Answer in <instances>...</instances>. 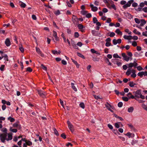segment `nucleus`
Wrapping results in <instances>:
<instances>
[{
	"instance_id": "4468645a",
	"label": "nucleus",
	"mask_w": 147,
	"mask_h": 147,
	"mask_svg": "<svg viewBox=\"0 0 147 147\" xmlns=\"http://www.w3.org/2000/svg\"><path fill=\"white\" fill-rule=\"evenodd\" d=\"M5 43L6 46L7 47L9 46L10 45V42L9 38H7L6 39L5 41Z\"/></svg>"
},
{
	"instance_id": "4be33fe9",
	"label": "nucleus",
	"mask_w": 147,
	"mask_h": 147,
	"mask_svg": "<svg viewBox=\"0 0 147 147\" xmlns=\"http://www.w3.org/2000/svg\"><path fill=\"white\" fill-rule=\"evenodd\" d=\"M61 104V105H62V107L64 108V109H65V106L64 105L65 104L64 103V102L63 101H62L61 99H60L59 100Z\"/></svg>"
},
{
	"instance_id": "f257e3e1",
	"label": "nucleus",
	"mask_w": 147,
	"mask_h": 147,
	"mask_svg": "<svg viewBox=\"0 0 147 147\" xmlns=\"http://www.w3.org/2000/svg\"><path fill=\"white\" fill-rule=\"evenodd\" d=\"M1 131L4 133L0 134V140L1 142L4 143L5 140L8 141L12 139L13 134L11 133L7 134V129L5 128H3Z\"/></svg>"
},
{
	"instance_id": "4d7b16f0",
	"label": "nucleus",
	"mask_w": 147,
	"mask_h": 147,
	"mask_svg": "<svg viewBox=\"0 0 147 147\" xmlns=\"http://www.w3.org/2000/svg\"><path fill=\"white\" fill-rule=\"evenodd\" d=\"M92 16L90 13H87L86 15V16L87 18H90Z\"/></svg>"
},
{
	"instance_id": "2f4dec72",
	"label": "nucleus",
	"mask_w": 147,
	"mask_h": 147,
	"mask_svg": "<svg viewBox=\"0 0 147 147\" xmlns=\"http://www.w3.org/2000/svg\"><path fill=\"white\" fill-rule=\"evenodd\" d=\"M53 131H54V133L55 134V135L57 136H59V134L58 132L57 131L56 129L55 128L53 129Z\"/></svg>"
},
{
	"instance_id": "e2e57ef3",
	"label": "nucleus",
	"mask_w": 147,
	"mask_h": 147,
	"mask_svg": "<svg viewBox=\"0 0 147 147\" xmlns=\"http://www.w3.org/2000/svg\"><path fill=\"white\" fill-rule=\"evenodd\" d=\"M123 105V103L121 102H120L118 104V106L119 107H121Z\"/></svg>"
},
{
	"instance_id": "4c0bfd02",
	"label": "nucleus",
	"mask_w": 147,
	"mask_h": 147,
	"mask_svg": "<svg viewBox=\"0 0 147 147\" xmlns=\"http://www.w3.org/2000/svg\"><path fill=\"white\" fill-rule=\"evenodd\" d=\"M138 142V141L136 140H133L132 141L131 144L132 145H134L135 144L137 143Z\"/></svg>"
},
{
	"instance_id": "f704fd0d",
	"label": "nucleus",
	"mask_w": 147,
	"mask_h": 147,
	"mask_svg": "<svg viewBox=\"0 0 147 147\" xmlns=\"http://www.w3.org/2000/svg\"><path fill=\"white\" fill-rule=\"evenodd\" d=\"M87 13V12L86 11H85L84 10H82L81 11V13L84 15H86Z\"/></svg>"
},
{
	"instance_id": "39448f33",
	"label": "nucleus",
	"mask_w": 147,
	"mask_h": 147,
	"mask_svg": "<svg viewBox=\"0 0 147 147\" xmlns=\"http://www.w3.org/2000/svg\"><path fill=\"white\" fill-rule=\"evenodd\" d=\"M36 52L38 54L40 55L42 57H44V54L42 53L39 48L36 47Z\"/></svg>"
},
{
	"instance_id": "6e6d98bb",
	"label": "nucleus",
	"mask_w": 147,
	"mask_h": 147,
	"mask_svg": "<svg viewBox=\"0 0 147 147\" xmlns=\"http://www.w3.org/2000/svg\"><path fill=\"white\" fill-rule=\"evenodd\" d=\"M111 45V43L109 42H107L105 44V45L106 47H109Z\"/></svg>"
},
{
	"instance_id": "e433bc0d",
	"label": "nucleus",
	"mask_w": 147,
	"mask_h": 147,
	"mask_svg": "<svg viewBox=\"0 0 147 147\" xmlns=\"http://www.w3.org/2000/svg\"><path fill=\"white\" fill-rule=\"evenodd\" d=\"M41 67L44 70H47V68L46 67L44 66V65L42 64L41 65Z\"/></svg>"
},
{
	"instance_id": "9b49d317",
	"label": "nucleus",
	"mask_w": 147,
	"mask_h": 147,
	"mask_svg": "<svg viewBox=\"0 0 147 147\" xmlns=\"http://www.w3.org/2000/svg\"><path fill=\"white\" fill-rule=\"evenodd\" d=\"M53 36L55 38V40L57 41H58L59 38L57 36V32L54 31H53Z\"/></svg>"
},
{
	"instance_id": "c756f323",
	"label": "nucleus",
	"mask_w": 147,
	"mask_h": 147,
	"mask_svg": "<svg viewBox=\"0 0 147 147\" xmlns=\"http://www.w3.org/2000/svg\"><path fill=\"white\" fill-rule=\"evenodd\" d=\"M26 144L27 145L29 146H31L32 144V142L28 140H27V141L26 142Z\"/></svg>"
},
{
	"instance_id": "5701e85b",
	"label": "nucleus",
	"mask_w": 147,
	"mask_h": 147,
	"mask_svg": "<svg viewBox=\"0 0 147 147\" xmlns=\"http://www.w3.org/2000/svg\"><path fill=\"white\" fill-rule=\"evenodd\" d=\"M19 49L22 52H23L24 51V49L22 46V45L20 44L19 45Z\"/></svg>"
},
{
	"instance_id": "a19ab883",
	"label": "nucleus",
	"mask_w": 147,
	"mask_h": 147,
	"mask_svg": "<svg viewBox=\"0 0 147 147\" xmlns=\"http://www.w3.org/2000/svg\"><path fill=\"white\" fill-rule=\"evenodd\" d=\"M135 22L137 24H139L140 23V20L137 18H135L134 19Z\"/></svg>"
},
{
	"instance_id": "dca6fc26",
	"label": "nucleus",
	"mask_w": 147,
	"mask_h": 147,
	"mask_svg": "<svg viewBox=\"0 0 147 147\" xmlns=\"http://www.w3.org/2000/svg\"><path fill=\"white\" fill-rule=\"evenodd\" d=\"M68 127L69 129L72 132H73L74 131V126L72 124L68 126Z\"/></svg>"
},
{
	"instance_id": "7c9ffc66",
	"label": "nucleus",
	"mask_w": 147,
	"mask_h": 147,
	"mask_svg": "<svg viewBox=\"0 0 147 147\" xmlns=\"http://www.w3.org/2000/svg\"><path fill=\"white\" fill-rule=\"evenodd\" d=\"M78 55V56L82 58L83 59H85V57L84 56L80 53H77Z\"/></svg>"
},
{
	"instance_id": "f8f14e48",
	"label": "nucleus",
	"mask_w": 147,
	"mask_h": 147,
	"mask_svg": "<svg viewBox=\"0 0 147 147\" xmlns=\"http://www.w3.org/2000/svg\"><path fill=\"white\" fill-rule=\"evenodd\" d=\"M123 38L124 39L127 40H130L132 39V36H127L126 35H124Z\"/></svg>"
},
{
	"instance_id": "c9c22d12",
	"label": "nucleus",
	"mask_w": 147,
	"mask_h": 147,
	"mask_svg": "<svg viewBox=\"0 0 147 147\" xmlns=\"http://www.w3.org/2000/svg\"><path fill=\"white\" fill-rule=\"evenodd\" d=\"M80 107L82 108L83 109H84L85 107V105L84 104L83 102H81L80 104Z\"/></svg>"
},
{
	"instance_id": "49530a36",
	"label": "nucleus",
	"mask_w": 147,
	"mask_h": 147,
	"mask_svg": "<svg viewBox=\"0 0 147 147\" xmlns=\"http://www.w3.org/2000/svg\"><path fill=\"white\" fill-rule=\"evenodd\" d=\"M79 35L78 32H75L74 33V37L75 38H78L79 36Z\"/></svg>"
},
{
	"instance_id": "79ce46f5",
	"label": "nucleus",
	"mask_w": 147,
	"mask_h": 147,
	"mask_svg": "<svg viewBox=\"0 0 147 147\" xmlns=\"http://www.w3.org/2000/svg\"><path fill=\"white\" fill-rule=\"evenodd\" d=\"M61 137L65 139L66 138V135L64 133H63L61 135Z\"/></svg>"
},
{
	"instance_id": "a878e982",
	"label": "nucleus",
	"mask_w": 147,
	"mask_h": 147,
	"mask_svg": "<svg viewBox=\"0 0 147 147\" xmlns=\"http://www.w3.org/2000/svg\"><path fill=\"white\" fill-rule=\"evenodd\" d=\"M71 87L75 91H77V88H76L75 86H74V83H71Z\"/></svg>"
},
{
	"instance_id": "20e7f679",
	"label": "nucleus",
	"mask_w": 147,
	"mask_h": 147,
	"mask_svg": "<svg viewBox=\"0 0 147 147\" xmlns=\"http://www.w3.org/2000/svg\"><path fill=\"white\" fill-rule=\"evenodd\" d=\"M105 105L107 109L109 110L115 109L114 107L108 103L107 102Z\"/></svg>"
},
{
	"instance_id": "338daca9",
	"label": "nucleus",
	"mask_w": 147,
	"mask_h": 147,
	"mask_svg": "<svg viewBox=\"0 0 147 147\" xmlns=\"http://www.w3.org/2000/svg\"><path fill=\"white\" fill-rule=\"evenodd\" d=\"M126 3V1H121L120 3L122 5H125Z\"/></svg>"
},
{
	"instance_id": "f03ea898",
	"label": "nucleus",
	"mask_w": 147,
	"mask_h": 147,
	"mask_svg": "<svg viewBox=\"0 0 147 147\" xmlns=\"http://www.w3.org/2000/svg\"><path fill=\"white\" fill-rule=\"evenodd\" d=\"M121 55L123 57V59L127 61H128L129 60H131L132 59V57H129L126 55L125 53H122Z\"/></svg>"
},
{
	"instance_id": "aec40b11",
	"label": "nucleus",
	"mask_w": 147,
	"mask_h": 147,
	"mask_svg": "<svg viewBox=\"0 0 147 147\" xmlns=\"http://www.w3.org/2000/svg\"><path fill=\"white\" fill-rule=\"evenodd\" d=\"M135 73H136V71H135L134 70H133V72H132V74H131V77H132V78H135L136 76V74H135Z\"/></svg>"
},
{
	"instance_id": "9d476101",
	"label": "nucleus",
	"mask_w": 147,
	"mask_h": 147,
	"mask_svg": "<svg viewBox=\"0 0 147 147\" xmlns=\"http://www.w3.org/2000/svg\"><path fill=\"white\" fill-rule=\"evenodd\" d=\"M13 126L14 127H16L18 129H20L21 128V126L20 124H18L17 123H15L13 124Z\"/></svg>"
},
{
	"instance_id": "69168bd1",
	"label": "nucleus",
	"mask_w": 147,
	"mask_h": 147,
	"mask_svg": "<svg viewBox=\"0 0 147 147\" xmlns=\"http://www.w3.org/2000/svg\"><path fill=\"white\" fill-rule=\"evenodd\" d=\"M115 35V34L114 32H112L110 33L109 36L111 37H113Z\"/></svg>"
},
{
	"instance_id": "09e8293b",
	"label": "nucleus",
	"mask_w": 147,
	"mask_h": 147,
	"mask_svg": "<svg viewBox=\"0 0 147 147\" xmlns=\"http://www.w3.org/2000/svg\"><path fill=\"white\" fill-rule=\"evenodd\" d=\"M138 75L140 77H142L143 76L142 71L139 72L138 74Z\"/></svg>"
},
{
	"instance_id": "5fc2aeb1",
	"label": "nucleus",
	"mask_w": 147,
	"mask_h": 147,
	"mask_svg": "<svg viewBox=\"0 0 147 147\" xmlns=\"http://www.w3.org/2000/svg\"><path fill=\"white\" fill-rule=\"evenodd\" d=\"M137 69L139 71H141L143 69L140 66H139L137 67Z\"/></svg>"
},
{
	"instance_id": "6ab92c4d",
	"label": "nucleus",
	"mask_w": 147,
	"mask_h": 147,
	"mask_svg": "<svg viewBox=\"0 0 147 147\" xmlns=\"http://www.w3.org/2000/svg\"><path fill=\"white\" fill-rule=\"evenodd\" d=\"M115 32L117 34L119 35H122V32L120 31V30L118 29H117L115 31Z\"/></svg>"
},
{
	"instance_id": "412c9836",
	"label": "nucleus",
	"mask_w": 147,
	"mask_h": 147,
	"mask_svg": "<svg viewBox=\"0 0 147 147\" xmlns=\"http://www.w3.org/2000/svg\"><path fill=\"white\" fill-rule=\"evenodd\" d=\"M146 23V21L144 20H141V22L140 24L141 26H143Z\"/></svg>"
},
{
	"instance_id": "c85d7f7f",
	"label": "nucleus",
	"mask_w": 147,
	"mask_h": 147,
	"mask_svg": "<svg viewBox=\"0 0 147 147\" xmlns=\"http://www.w3.org/2000/svg\"><path fill=\"white\" fill-rule=\"evenodd\" d=\"M135 85L136 84L132 82H130L129 83V86L131 87H134Z\"/></svg>"
},
{
	"instance_id": "1a4fd4ad",
	"label": "nucleus",
	"mask_w": 147,
	"mask_h": 147,
	"mask_svg": "<svg viewBox=\"0 0 147 147\" xmlns=\"http://www.w3.org/2000/svg\"><path fill=\"white\" fill-rule=\"evenodd\" d=\"M90 7L91 8L92 10L94 12L98 10V7L96 6H94L92 4H90Z\"/></svg>"
},
{
	"instance_id": "774afa93",
	"label": "nucleus",
	"mask_w": 147,
	"mask_h": 147,
	"mask_svg": "<svg viewBox=\"0 0 147 147\" xmlns=\"http://www.w3.org/2000/svg\"><path fill=\"white\" fill-rule=\"evenodd\" d=\"M94 4L96 6H98L99 5V2L96 1L94 2Z\"/></svg>"
},
{
	"instance_id": "7ed1b4c3",
	"label": "nucleus",
	"mask_w": 147,
	"mask_h": 147,
	"mask_svg": "<svg viewBox=\"0 0 147 147\" xmlns=\"http://www.w3.org/2000/svg\"><path fill=\"white\" fill-rule=\"evenodd\" d=\"M134 1L133 0H130L127 3L123 6L124 9H125L127 7H129L131 6V4L133 3Z\"/></svg>"
},
{
	"instance_id": "2eb2a0df",
	"label": "nucleus",
	"mask_w": 147,
	"mask_h": 147,
	"mask_svg": "<svg viewBox=\"0 0 147 147\" xmlns=\"http://www.w3.org/2000/svg\"><path fill=\"white\" fill-rule=\"evenodd\" d=\"M125 135L128 136L129 138L130 137L133 138L134 136V134L132 133H131L130 132H128Z\"/></svg>"
},
{
	"instance_id": "bf43d9fd",
	"label": "nucleus",
	"mask_w": 147,
	"mask_h": 147,
	"mask_svg": "<svg viewBox=\"0 0 147 147\" xmlns=\"http://www.w3.org/2000/svg\"><path fill=\"white\" fill-rule=\"evenodd\" d=\"M54 13L56 15H58L60 14V11L59 10H57L54 12Z\"/></svg>"
},
{
	"instance_id": "680f3d73",
	"label": "nucleus",
	"mask_w": 147,
	"mask_h": 147,
	"mask_svg": "<svg viewBox=\"0 0 147 147\" xmlns=\"http://www.w3.org/2000/svg\"><path fill=\"white\" fill-rule=\"evenodd\" d=\"M104 2L105 3L106 5L108 7L109 0H105L104 1Z\"/></svg>"
},
{
	"instance_id": "13d9d810",
	"label": "nucleus",
	"mask_w": 147,
	"mask_h": 147,
	"mask_svg": "<svg viewBox=\"0 0 147 147\" xmlns=\"http://www.w3.org/2000/svg\"><path fill=\"white\" fill-rule=\"evenodd\" d=\"M5 66L4 65H1V67H0V70L1 71H3L4 68Z\"/></svg>"
},
{
	"instance_id": "72a5a7b5",
	"label": "nucleus",
	"mask_w": 147,
	"mask_h": 147,
	"mask_svg": "<svg viewBox=\"0 0 147 147\" xmlns=\"http://www.w3.org/2000/svg\"><path fill=\"white\" fill-rule=\"evenodd\" d=\"M20 5L23 8L25 7L26 6V4L22 2H21Z\"/></svg>"
},
{
	"instance_id": "3c124183",
	"label": "nucleus",
	"mask_w": 147,
	"mask_h": 147,
	"mask_svg": "<svg viewBox=\"0 0 147 147\" xmlns=\"http://www.w3.org/2000/svg\"><path fill=\"white\" fill-rule=\"evenodd\" d=\"M71 44L73 47L76 45L75 42L72 40L71 41Z\"/></svg>"
},
{
	"instance_id": "58836bf2",
	"label": "nucleus",
	"mask_w": 147,
	"mask_h": 147,
	"mask_svg": "<svg viewBox=\"0 0 147 147\" xmlns=\"http://www.w3.org/2000/svg\"><path fill=\"white\" fill-rule=\"evenodd\" d=\"M78 27L79 29H81L83 28V26L81 24H79L78 25Z\"/></svg>"
},
{
	"instance_id": "bb28decb",
	"label": "nucleus",
	"mask_w": 147,
	"mask_h": 147,
	"mask_svg": "<svg viewBox=\"0 0 147 147\" xmlns=\"http://www.w3.org/2000/svg\"><path fill=\"white\" fill-rule=\"evenodd\" d=\"M126 15L129 19H131V18H132V16L129 13H127Z\"/></svg>"
},
{
	"instance_id": "423d86ee",
	"label": "nucleus",
	"mask_w": 147,
	"mask_h": 147,
	"mask_svg": "<svg viewBox=\"0 0 147 147\" xmlns=\"http://www.w3.org/2000/svg\"><path fill=\"white\" fill-rule=\"evenodd\" d=\"M128 66V67H132L133 66L136 67L138 65V64L135 62H134L133 63H131L127 64Z\"/></svg>"
},
{
	"instance_id": "6e6552de",
	"label": "nucleus",
	"mask_w": 147,
	"mask_h": 147,
	"mask_svg": "<svg viewBox=\"0 0 147 147\" xmlns=\"http://www.w3.org/2000/svg\"><path fill=\"white\" fill-rule=\"evenodd\" d=\"M134 94H135V97L139 98V96H140L141 94V91L140 90H137L134 93Z\"/></svg>"
},
{
	"instance_id": "393cba45",
	"label": "nucleus",
	"mask_w": 147,
	"mask_h": 147,
	"mask_svg": "<svg viewBox=\"0 0 147 147\" xmlns=\"http://www.w3.org/2000/svg\"><path fill=\"white\" fill-rule=\"evenodd\" d=\"M52 53L54 55L58 54H60L61 53V51H59L57 52L56 50H53L52 51Z\"/></svg>"
},
{
	"instance_id": "a18cd8bd",
	"label": "nucleus",
	"mask_w": 147,
	"mask_h": 147,
	"mask_svg": "<svg viewBox=\"0 0 147 147\" xmlns=\"http://www.w3.org/2000/svg\"><path fill=\"white\" fill-rule=\"evenodd\" d=\"M113 132L116 134H120L118 131L117 129H114L113 131Z\"/></svg>"
},
{
	"instance_id": "cd10ccee",
	"label": "nucleus",
	"mask_w": 147,
	"mask_h": 147,
	"mask_svg": "<svg viewBox=\"0 0 147 147\" xmlns=\"http://www.w3.org/2000/svg\"><path fill=\"white\" fill-rule=\"evenodd\" d=\"M10 130L14 133H16L17 131V130L16 129H12L11 127H10Z\"/></svg>"
},
{
	"instance_id": "0eeeda50",
	"label": "nucleus",
	"mask_w": 147,
	"mask_h": 147,
	"mask_svg": "<svg viewBox=\"0 0 147 147\" xmlns=\"http://www.w3.org/2000/svg\"><path fill=\"white\" fill-rule=\"evenodd\" d=\"M38 92L40 95L42 97H45L46 94V93L45 92L42 91L41 90H38Z\"/></svg>"
},
{
	"instance_id": "603ef678",
	"label": "nucleus",
	"mask_w": 147,
	"mask_h": 147,
	"mask_svg": "<svg viewBox=\"0 0 147 147\" xmlns=\"http://www.w3.org/2000/svg\"><path fill=\"white\" fill-rule=\"evenodd\" d=\"M115 126L117 128H118L119 127V125L117 123H115Z\"/></svg>"
},
{
	"instance_id": "b1692460",
	"label": "nucleus",
	"mask_w": 147,
	"mask_h": 147,
	"mask_svg": "<svg viewBox=\"0 0 147 147\" xmlns=\"http://www.w3.org/2000/svg\"><path fill=\"white\" fill-rule=\"evenodd\" d=\"M133 32L136 34H138V35H140L141 34L140 32L137 31L136 29H135L133 30Z\"/></svg>"
},
{
	"instance_id": "c03bdc74",
	"label": "nucleus",
	"mask_w": 147,
	"mask_h": 147,
	"mask_svg": "<svg viewBox=\"0 0 147 147\" xmlns=\"http://www.w3.org/2000/svg\"><path fill=\"white\" fill-rule=\"evenodd\" d=\"M122 98L123 100L125 101H127L128 100V98L127 97H123Z\"/></svg>"
},
{
	"instance_id": "864d4df0",
	"label": "nucleus",
	"mask_w": 147,
	"mask_h": 147,
	"mask_svg": "<svg viewBox=\"0 0 147 147\" xmlns=\"http://www.w3.org/2000/svg\"><path fill=\"white\" fill-rule=\"evenodd\" d=\"M138 5V4L135 2L133 3L132 4V6L133 7H135L137 6Z\"/></svg>"
},
{
	"instance_id": "de8ad7c7",
	"label": "nucleus",
	"mask_w": 147,
	"mask_h": 147,
	"mask_svg": "<svg viewBox=\"0 0 147 147\" xmlns=\"http://www.w3.org/2000/svg\"><path fill=\"white\" fill-rule=\"evenodd\" d=\"M132 45L134 47H136L137 46V44L136 42L134 41L133 42Z\"/></svg>"
},
{
	"instance_id": "37998d69",
	"label": "nucleus",
	"mask_w": 147,
	"mask_h": 147,
	"mask_svg": "<svg viewBox=\"0 0 147 147\" xmlns=\"http://www.w3.org/2000/svg\"><path fill=\"white\" fill-rule=\"evenodd\" d=\"M127 55L129 56V57H132V54L131 52H127Z\"/></svg>"
},
{
	"instance_id": "f3484780",
	"label": "nucleus",
	"mask_w": 147,
	"mask_h": 147,
	"mask_svg": "<svg viewBox=\"0 0 147 147\" xmlns=\"http://www.w3.org/2000/svg\"><path fill=\"white\" fill-rule=\"evenodd\" d=\"M7 120L9 121H10L11 122H13L15 120L14 118H12L11 117H8L7 118Z\"/></svg>"
},
{
	"instance_id": "ddd939ff",
	"label": "nucleus",
	"mask_w": 147,
	"mask_h": 147,
	"mask_svg": "<svg viewBox=\"0 0 147 147\" xmlns=\"http://www.w3.org/2000/svg\"><path fill=\"white\" fill-rule=\"evenodd\" d=\"M133 70H134L133 69H127V71L126 72V74L127 76H129L131 73H132Z\"/></svg>"
},
{
	"instance_id": "a211bd4d",
	"label": "nucleus",
	"mask_w": 147,
	"mask_h": 147,
	"mask_svg": "<svg viewBox=\"0 0 147 147\" xmlns=\"http://www.w3.org/2000/svg\"><path fill=\"white\" fill-rule=\"evenodd\" d=\"M114 3L111 0H109L108 4V7L109 8H110V6H111L112 4H113Z\"/></svg>"
},
{
	"instance_id": "0e129e2a",
	"label": "nucleus",
	"mask_w": 147,
	"mask_h": 147,
	"mask_svg": "<svg viewBox=\"0 0 147 147\" xmlns=\"http://www.w3.org/2000/svg\"><path fill=\"white\" fill-rule=\"evenodd\" d=\"M117 40L115 39H114L113 40V42L114 45H116L117 43Z\"/></svg>"
},
{
	"instance_id": "473e14b6",
	"label": "nucleus",
	"mask_w": 147,
	"mask_h": 147,
	"mask_svg": "<svg viewBox=\"0 0 147 147\" xmlns=\"http://www.w3.org/2000/svg\"><path fill=\"white\" fill-rule=\"evenodd\" d=\"M113 57L115 58H119L121 59V57H119L117 54H115L113 55Z\"/></svg>"
},
{
	"instance_id": "052dcab7",
	"label": "nucleus",
	"mask_w": 147,
	"mask_h": 147,
	"mask_svg": "<svg viewBox=\"0 0 147 147\" xmlns=\"http://www.w3.org/2000/svg\"><path fill=\"white\" fill-rule=\"evenodd\" d=\"M4 57V59L7 61H8V57L6 55H5L3 56V58Z\"/></svg>"
},
{
	"instance_id": "8fccbe9b",
	"label": "nucleus",
	"mask_w": 147,
	"mask_h": 147,
	"mask_svg": "<svg viewBox=\"0 0 147 147\" xmlns=\"http://www.w3.org/2000/svg\"><path fill=\"white\" fill-rule=\"evenodd\" d=\"M93 22L95 24L96 23V22H98V20L96 18L94 17L93 18Z\"/></svg>"
},
{
	"instance_id": "ea45409f",
	"label": "nucleus",
	"mask_w": 147,
	"mask_h": 147,
	"mask_svg": "<svg viewBox=\"0 0 147 147\" xmlns=\"http://www.w3.org/2000/svg\"><path fill=\"white\" fill-rule=\"evenodd\" d=\"M32 69L30 67H28L26 69L27 71L31 72L32 71Z\"/></svg>"
}]
</instances>
